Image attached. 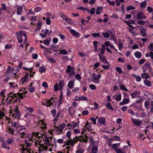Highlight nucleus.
<instances>
[{
	"label": "nucleus",
	"mask_w": 153,
	"mask_h": 153,
	"mask_svg": "<svg viewBox=\"0 0 153 153\" xmlns=\"http://www.w3.org/2000/svg\"><path fill=\"white\" fill-rule=\"evenodd\" d=\"M131 119L133 124L136 126H139L142 123V120H139L137 119H134L132 117Z\"/></svg>",
	"instance_id": "nucleus-3"
},
{
	"label": "nucleus",
	"mask_w": 153,
	"mask_h": 153,
	"mask_svg": "<svg viewBox=\"0 0 153 153\" xmlns=\"http://www.w3.org/2000/svg\"><path fill=\"white\" fill-rule=\"evenodd\" d=\"M60 53L64 55H66L68 53L64 49L61 50L60 51Z\"/></svg>",
	"instance_id": "nucleus-54"
},
{
	"label": "nucleus",
	"mask_w": 153,
	"mask_h": 153,
	"mask_svg": "<svg viewBox=\"0 0 153 153\" xmlns=\"http://www.w3.org/2000/svg\"><path fill=\"white\" fill-rule=\"evenodd\" d=\"M146 1H143L141 2L140 4V6L141 7H146Z\"/></svg>",
	"instance_id": "nucleus-35"
},
{
	"label": "nucleus",
	"mask_w": 153,
	"mask_h": 153,
	"mask_svg": "<svg viewBox=\"0 0 153 153\" xmlns=\"http://www.w3.org/2000/svg\"><path fill=\"white\" fill-rule=\"evenodd\" d=\"M64 81L63 80L59 81V87H58V84L57 83H56L54 85V90L55 91H56L58 89L60 90L63 89V87L64 85Z\"/></svg>",
	"instance_id": "nucleus-1"
},
{
	"label": "nucleus",
	"mask_w": 153,
	"mask_h": 153,
	"mask_svg": "<svg viewBox=\"0 0 153 153\" xmlns=\"http://www.w3.org/2000/svg\"><path fill=\"white\" fill-rule=\"evenodd\" d=\"M16 7L17 8V14L18 15L20 14L23 11V7L21 6L18 7V5L16 6Z\"/></svg>",
	"instance_id": "nucleus-13"
},
{
	"label": "nucleus",
	"mask_w": 153,
	"mask_h": 153,
	"mask_svg": "<svg viewBox=\"0 0 153 153\" xmlns=\"http://www.w3.org/2000/svg\"><path fill=\"white\" fill-rule=\"evenodd\" d=\"M51 112L52 114L53 115V117H54L56 114V111L55 109H53L51 111Z\"/></svg>",
	"instance_id": "nucleus-59"
},
{
	"label": "nucleus",
	"mask_w": 153,
	"mask_h": 153,
	"mask_svg": "<svg viewBox=\"0 0 153 153\" xmlns=\"http://www.w3.org/2000/svg\"><path fill=\"white\" fill-rule=\"evenodd\" d=\"M60 112L59 111H58L54 119L53 120V122H54V121H57L58 120V118L59 116H60Z\"/></svg>",
	"instance_id": "nucleus-25"
},
{
	"label": "nucleus",
	"mask_w": 153,
	"mask_h": 153,
	"mask_svg": "<svg viewBox=\"0 0 153 153\" xmlns=\"http://www.w3.org/2000/svg\"><path fill=\"white\" fill-rule=\"evenodd\" d=\"M65 126V123L62 124L60 126V128L59 126H54V127H55L56 129V132L59 133L64 128Z\"/></svg>",
	"instance_id": "nucleus-6"
},
{
	"label": "nucleus",
	"mask_w": 153,
	"mask_h": 153,
	"mask_svg": "<svg viewBox=\"0 0 153 153\" xmlns=\"http://www.w3.org/2000/svg\"><path fill=\"white\" fill-rule=\"evenodd\" d=\"M144 82L145 85L147 86H150L152 85V84L150 81L148 80L147 79H145L144 80Z\"/></svg>",
	"instance_id": "nucleus-19"
},
{
	"label": "nucleus",
	"mask_w": 153,
	"mask_h": 153,
	"mask_svg": "<svg viewBox=\"0 0 153 153\" xmlns=\"http://www.w3.org/2000/svg\"><path fill=\"white\" fill-rule=\"evenodd\" d=\"M145 21L140 20L138 22V24L139 25H145Z\"/></svg>",
	"instance_id": "nucleus-51"
},
{
	"label": "nucleus",
	"mask_w": 153,
	"mask_h": 153,
	"mask_svg": "<svg viewBox=\"0 0 153 153\" xmlns=\"http://www.w3.org/2000/svg\"><path fill=\"white\" fill-rule=\"evenodd\" d=\"M109 31L111 34V38L113 40H114H114L116 41V39L115 37L114 36L112 32L110 30H109Z\"/></svg>",
	"instance_id": "nucleus-56"
},
{
	"label": "nucleus",
	"mask_w": 153,
	"mask_h": 153,
	"mask_svg": "<svg viewBox=\"0 0 153 153\" xmlns=\"http://www.w3.org/2000/svg\"><path fill=\"white\" fill-rule=\"evenodd\" d=\"M46 69V67L45 66H40L39 68V71L40 73H43L45 71Z\"/></svg>",
	"instance_id": "nucleus-17"
},
{
	"label": "nucleus",
	"mask_w": 153,
	"mask_h": 153,
	"mask_svg": "<svg viewBox=\"0 0 153 153\" xmlns=\"http://www.w3.org/2000/svg\"><path fill=\"white\" fill-rule=\"evenodd\" d=\"M98 56L101 61L103 62L104 64H105L107 63L108 64H109V62H108L106 59L105 57L103 55L101 54L100 53H99L98 54Z\"/></svg>",
	"instance_id": "nucleus-4"
},
{
	"label": "nucleus",
	"mask_w": 153,
	"mask_h": 153,
	"mask_svg": "<svg viewBox=\"0 0 153 153\" xmlns=\"http://www.w3.org/2000/svg\"><path fill=\"white\" fill-rule=\"evenodd\" d=\"M42 86L45 87V88H47L48 87V85L47 83L45 82H44L42 84Z\"/></svg>",
	"instance_id": "nucleus-63"
},
{
	"label": "nucleus",
	"mask_w": 153,
	"mask_h": 153,
	"mask_svg": "<svg viewBox=\"0 0 153 153\" xmlns=\"http://www.w3.org/2000/svg\"><path fill=\"white\" fill-rule=\"evenodd\" d=\"M73 106H71V107H69L68 108V112L69 114L71 116H72L73 114L72 113L71 110L73 108Z\"/></svg>",
	"instance_id": "nucleus-45"
},
{
	"label": "nucleus",
	"mask_w": 153,
	"mask_h": 153,
	"mask_svg": "<svg viewBox=\"0 0 153 153\" xmlns=\"http://www.w3.org/2000/svg\"><path fill=\"white\" fill-rule=\"evenodd\" d=\"M43 42L46 45H49L50 42V40H47V39H46L43 41Z\"/></svg>",
	"instance_id": "nucleus-28"
},
{
	"label": "nucleus",
	"mask_w": 153,
	"mask_h": 153,
	"mask_svg": "<svg viewBox=\"0 0 153 153\" xmlns=\"http://www.w3.org/2000/svg\"><path fill=\"white\" fill-rule=\"evenodd\" d=\"M46 22L48 25H50L51 24V19L49 17H47L46 19Z\"/></svg>",
	"instance_id": "nucleus-43"
},
{
	"label": "nucleus",
	"mask_w": 153,
	"mask_h": 153,
	"mask_svg": "<svg viewBox=\"0 0 153 153\" xmlns=\"http://www.w3.org/2000/svg\"><path fill=\"white\" fill-rule=\"evenodd\" d=\"M118 144H114L112 145V148L113 149L115 150L117 149Z\"/></svg>",
	"instance_id": "nucleus-50"
},
{
	"label": "nucleus",
	"mask_w": 153,
	"mask_h": 153,
	"mask_svg": "<svg viewBox=\"0 0 153 153\" xmlns=\"http://www.w3.org/2000/svg\"><path fill=\"white\" fill-rule=\"evenodd\" d=\"M79 121L77 122L74 123L72 124L69 123L68 125V128L69 129H74L79 124Z\"/></svg>",
	"instance_id": "nucleus-5"
},
{
	"label": "nucleus",
	"mask_w": 153,
	"mask_h": 153,
	"mask_svg": "<svg viewBox=\"0 0 153 153\" xmlns=\"http://www.w3.org/2000/svg\"><path fill=\"white\" fill-rule=\"evenodd\" d=\"M98 121L99 123L101 124H104L106 122L105 119L103 117L99 118L98 119Z\"/></svg>",
	"instance_id": "nucleus-15"
},
{
	"label": "nucleus",
	"mask_w": 153,
	"mask_h": 153,
	"mask_svg": "<svg viewBox=\"0 0 153 153\" xmlns=\"http://www.w3.org/2000/svg\"><path fill=\"white\" fill-rule=\"evenodd\" d=\"M19 33L22 36H26V34L25 33V32L24 31L20 30L19 32Z\"/></svg>",
	"instance_id": "nucleus-46"
},
{
	"label": "nucleus",
	"mask_w": 153,
	"mask_h": 153,
	"mask_svg": "<svg viewBox=\"0 0 153 153\" xmlns=\"http://www.w3.org/2000/svg\"><path fill=\"white\" fill-rule=\"evenodd\" d=\"M141 76L143 78H148L149 77V76L146 73H143L141 74Z\"/></svg>",
	"instance_id": "nucleus-27"
},
{
	"label": "nucleus",
	"mask_w": 153,
	"mask_h": 153,
	"mask_svg": "<svg viewBox=\"0 0 153 153\" xmlns=\"http://www.w3.org/2000/svg\"><path fill=\"white\" fill-rule=\"evenodd\" d=\"M91 36L94 38L98 37L100 36V34L99 33H92Z\"/></svg>",
	"instance_id": "nucleus-31"
},
{
	"label": "nucleus",
	"mask_w": 153,
	"mask_h": 153,
	"mask_svg": "<svg viewBox=\"0 0 153 153\" xmlns=\"http://www.w3.org/2000/svg\"><path fill=\"white\" fill-rule=\"evenodd\" d=\"M84 152V150L82 149H79L76 152V153H83Z\"/></svg>",
	"instance_id": "nucleus-64"
},
{
	"label": "nucleus",
	"mask_w": 153,
	"mask_h": 153,
	"mask_svg": "<svg viewBox=\"0 0 153 153\" xmlns=\"http://www.w3.org/2000/svg\"><path fill=\"white\" fill-rule=\"evenodd\" d=\"M71 136V132L70 131H68L66 134V136L68 138H70Z\"/></svg>",
	"instance_id": "nucleus-48"
},
{
	"label": "nucleus",
	"mask_w": 153,
	"mask_h": 153,
	"mask_svg": "<svg viewBox=\"0 0 153 153\" xmlns=\"http://www.w3.org/2000/svg\"><path fill=\"white\" fill-rule=\"evenodd\" d=\"M14 111L16 117L18 119L20 118V112L17 107L15 109Z\"/></svg>",
	"instance_id": "nucleus-10"
},
{
	"label": "nucleus",
	"mask_w": 153,
	"mask_h": 153,
	"mask_svg": "<svg viewBox=\"0 0 153 153\" xmlns=\"http://www.w3.org/2000/svg\"><path fill=\"white\" fill-rule=\"evenodd\" d=\"M23 68L25 70H26L27 71H29L30 72L32 71L33 70V68H26V67H23Z\"/></svg>",
	"instance_id": "nucleus-52"
},
{
	"label": "nucleus",
	"mask_w": 153,
	"mask_h": 153,
	"mask_svg": "<svg viewBox=\"0 0 153 153\" xmlns=\"http://www.w3.org/2000/svg\"><path fill=\"white\" fill-rule=\"evenodd\" d=\"M149 102L147 101H145L144 104V105L145 106V107L146 108V109H149Z\"/></svg>",
	"instance_id": "nucleus-37"
},
{
	"label": "nucleus",
	"mask_w": 153,
	"mask_h": 153,
	"mask_svg": "<svg viewBox=\"0 0 153 153\" xmlns=\"http://www.w3.org/2000/svg\"><path fill=\"white\" fill-rule=\"evenodd\" d=\"M88 114V110L83 111L82 113V115L83 116L87 115Z\"/></svg>",
	"instance_id": "nucleus-62"
},
{
	"label": "nucleus",
	"mask_w": 153,
	"mask_h": 153,
	"mask_svg": "<svg viewBox=\"0 0 153 153\" xmlns=\"http://www.w3.org/2000/svg\"><path fill=\"white\" fill-rule=\"evenodd\" d=\"M116 71L119 74H121L122 73V70L121 68L117 67L116 68Z\"/></svg>",
	"instance_id": "nucleus-41"
},
{
	"label": "nucleus",
	"mask_w": 153,
	"mask_h": 153,
	"mask_svg": "<svg viewBox=\"0 0 153 153\" xmlns=\"http://www.w3.org/2000/svg\"><path fill=\"white\" fill-rule=\"evenodd\" d=\"M102 34L105 38H107L109 37V34L108 32L102 33Z\"/></svg>",
	"instance_id": "nucleus-33"
},
{
	"label": "nucleus",
	"mask_w": 153,
	"mask_h": 153,
	"mask_svg": "<svg viewBox=\"0 0 153 153\" xmlns=\"http://www.w3.org/2000/svg\"><path fill=\"white\" fill-rule=\"evenodd\" d=\"M70 32L73 36H75L77 38H79L80 36L79 33L75 30L71 29L70 30Z\"/></svg>",
	"instance_id": "nucleus-8"
},
{
	"label": "nucleus",
	"mask_w": 153,
	"mask_h": 153,
	"mask_svg": "<svg viewBox=\"0 0 153 153\" xmlns=\"http://www.w3.org/2000/svg\"><path fill=\"white\" fill-rule=\"evenodd\" d=\"M74 68L72 67H71L70 65H68L67 67V69L66 71V72L68 73H69L71 71H74Z\"/></svg>",
	"instance_id": "nucleus-21"
},
{
	"label": "nucleus",
	"mask_w": 153,
	"mask_h": 153,
	"mask_svg": "<svg viewBox=\"0 0 153 153\" xmlns=\"http://www.w3.org/2000/svg\"><path fill=\"white\" fill-rule=\"evenodd\" d=\"M135 9V7L132 6H129L127 7L126 10L129 11L131 10H134Z\"/></svg>",
	"instance_id": "nucleus-40"
},
{
	"label": "nucleus",
	"mask_w": 153,
	"mask_h": 153,
	"mask_svg": "<svg viewBox=\"0 0 153 153\" xmlns=\"http://www.w3.org/2000/svg\"><path fill=\"white\" fill-rule=\"evenodd\" d=\"M140 35L143 37H146L147 34L146 33V30L145 28H143L140 29Z\"/></svg>",
	"instance_id": "nucleus-9"
},
{
	"label": "nucleus",
	"mask_w": 153,
	"mask_h": 153,
	"mask_svg": "<svg viewBox=\"0 0 153 153\" xmlns=\"http://www.w3.org/2000/svg\"><path fill=\"white\" fill-rule=\"evenodd\" d=\"M12 124V126H13L16 128V129H17L18 128V125L17 123L16 122H12L11 123Z\"/></svg>",
	"instance_id": "nucleus-39"
},
{
	"label": "nucleus",
	"mask_w": 153,
	"mask_h": 153,
	"mask_svg": "<svg viewBox=\"0 0 153 153\" xmlns=\"http://www.w3.org/2000/svg\"><path fill=\"white\" fill-rule=\"evenodd\" d=\"M134 55L136 58H139L141 57V53L138 51H136L134 53Z\"/></svg>",
	"instance_id": "nucleus-22"
},
{
	"label": "nucleus",
	"mask_w": 153,
	"mask_h": 153,
	"mask_svg": "<svg viewBox=\"0 0 153 153\" xmlns=\"http://www.w3.org/2000/svg\"><path fill=\"white\" fill-rule=\"evenodd\" d=\"M147 10L149 13H151L153 11L152 8L150 7H147Z\"/></svg>",
	"instance_id": "nucleus-53"
},
{
	"label": "nucleus",
	"mask_w": 153,
	"mask_h": 153,
	"mask_svg": "<svg viewBox=\"0 0 153 153\" xmlns=\"http://www.w3.org/2000/svg\"><path fill=\"white\" fill-rule=\"evenodd\" d=\"M123 151H125L124 149L119 148L117 149L116 151L117 153H125Z\"/></svg>",
	"instance_id": "nucleus-30"
},
{
	"label": "nucleus",
	"mask_w": 153,
	"mask_h": 153,
	"mask_svg": "<svg viewBox=\"0 0 153 153\" xmlns=\"http://www.w3.org/2000/svg\"><path fill=\"white\" fill-rule=\"evenodd\" d=\"M74 82L73 81H70L68 82V88L71 89L74 87Z\"/></svg>",
	"instance_id": "nucleus-16"
},
{
	"label": "nucleus",
	"mask_w": 153,
	"mask_h": 153,
	"mask_svg": "<svg viewBox=\"0 0 153 153\" xmlns=\"http://www.w3.org/2000/svg\"><path fill=\"white\" fill-rule=\"evenodd\" d=\"M34 10L36 12H40L42 10V8L39 7H37L34 8Z\"/></svg>",
	"instance_id": "nucleus-34"
},
{
	"label": "nucleus",
	"mask_w": 153,
	"mask_h": 153,
	"mask_svg": "<svg viewBox=\"0 0 153 153\" xmlns=\"http://www.w3.org/2000/svg\"><path fill=\"white\" fill-rule=\"evenodd\" d=\"M98 147L95 146H93L91 150L92 153H97L98 151Z\"/></svg>",
	"instance_id": "nucleus-20"
},
{
	"label": "nucleus",
	"mask_w": 153,
	"mask_h": 153,
	"mask_svg": "<svg viewBox=\"0 0 153 153\" xmlns=\"http://www.w3.org/2000/svg\"><path fill=\"white\" fill-rule=\"evenodd\" d=\"M90 142L92 144L94 145L95 144V141L94 140L92 137H90L89 138Z\"/></svg>",
	"instance_id": "nucleus-49"
},
{
	"label": "nucleus",
	"mask_w": 153,
	"mask_h": 153,
	"mask_svg": "<svg viewBox=\"0 0 153 153\" xmlns=\"http://www.w3.org/2000/svg\"><path fill=\"white\" fill-rule=\"evenodd\" d=\"M121 100V95L120 94H118L116 96V100L117 101H120Z\"/></svg>",
	"instance_id": "nucleus-36"
},
{
	"label": "nucleus",
	"mask_w": 153,
	"mask_h": 153,
	"mask_svg": "<svg viewBox=\"0 0 153 153\" xmlns=\"http://www.w3.org/2000/svg\"><path fill=\"white\" fill-rule=\"evenodd\" d=\"M137 18L138 19H145L146 16L144 13L141 12H139L137 14Z\"/></svg>",
	"instance_id": "nucleus-7"
},
{
	"label": "nucleus",
	"mask_w": 153,
	"mask_h": 153,
	"mask_svg": "<svg viewBox=\"0 0 153 153\" xmlns=\"http://www.w3.org/2000/svg\"><path fill=\"white\" fill-rule=\"evenodd\" d=\"M95 9L94 7L92 8L91 10L90 11V13L91 15L94 14L95 13Z\"/></svg>",
	"instance_id": "nucleus-61"
},
{
	"label": "nucleus",
	"mask_w": 153,
	"mask_h": 153,
	"mask_svg": "<svg viewBox=\"0 0 153 153\" xmlns=\"http://www.w3.org/2000/svg\"><path fill=\"white\" fill-rule=\"evenodd\" d=\"M148 48L151 51H153V43H150L148 46Z\"/></svg>",
	"instance_id": "nucleus-47"
},
{
	"label": "nucleus",
	"mask_w": 153,
	"mask_h": 153,
	"mask_svg": "<svg viewBox=\"0 0 153 153\" xmlns=\"http://www.w3.org/2000/svg\"><path fill=\"white\" fill-rule=\"evenodd\" d=\"M128 113L130 114H131L132 116H133L134 114V112L131 109L128 110Z\"/></svg>",
	"instance_id": "nucleus-57"
},
{
	"label": "nucleus",
	"mask_w": 153,
	"mask_h": 153,
	"mask_svg": "<svg viewBox=\"0 0 153 153\" xmlns=\"http://www.w3.org/2000/svg\"><path fill=\"white\" fill-rule=\"evenodd\" d=\"M133 76H134L135 78L136 79V80L138 82H139L141 79V77L139 76H136L135 74H133Z\"/></svg>",
	"instance_id": "nucleus-29"
},
{
	"label": "nucleus",
	"mask_w": 153,
	"mask_h": 153,
	"mask_svg": "<svg viewBox=\"0 0 153 153\" xmlns=\"http://www.w3.org/2000/svg\"><path fill=\"white\" fill-rule=\"evenodd\" d=\"M7 129L10 131L9 133L11 134H13L14 132V128H11V127L9 126H7Z\"/></svg>",
	"instance_id": "nucleus-23"
},
{
	"label": "nucleus",
	"mask_w": 153,
	"mask_h": 153,
	"mask_svg": "<svg viewBox=\"0 0 153 153\" xmlns=\"http://www.w3.org/2000/svg\"><path fill=\"white\" fill-rule=\"evenodd\" d=\"M68 142H69V145H71L72 146H73L74 145V143H74V141L72 139H71L70 140H68Z\"/></svg>",
	"instance_id": "nucleus-42"
},
{
	"label": "nucleus",
	"mask_w": 153,
	"mask_h": 153,
	"mask_svg": "<svg viewBox=\"0 0 153 153\" xmlns=\"http://www.w3.org/2000/svg\"><path fill=\"white\" fill-rule=\"evenodd\" d=\"M120 88L121 90L125 91H128V89L124 85H120Z\"/></svg>",
	"instance_id": "nucleus-32"
},
{
	"label": "nucleus",
	"mask_w": 153,
	"mask_h": 153,
	"mask_svg": "<svg viewBox=\"0 0 153 153\" xmlns=\"http://www.w3.org/2000/svg\"><path fill=\"white\" fill-rule=\"evenodd\" d=\"M103 10V7H102L97 6L96 10V13L97 15H99L100 13L102 12Z\"/></svg>",
	"instance_id": "nucleus-14"
},
{
	"label": "nucleus",
	"mask_w": 153,
	"mask_h": 153,
	"mask_svg": "<svg viewBox=\"0 0 153 153\" xmlns=\"http://www.w3.org/2000/svg\"><path fill=\"white\" fill-rule=\"evenodd\" d=\"M17 68H13L12 69L11 72L13 73L14 74H16L17 72Z\"/></svg>",
	"instance_id": "nucleus-44"
},
{
	"label": "nucleus",
	"mask_w": 153,
	"mask_h": 153,
	"mask_svg": "<svg viewBox=\"0 0 153 153\" xmlns=\"http://www.w3.org/2000/svg\"><path fill=\"white\" fill-rule=\"evenodd\" d=\"M139 92L137 91H135L130 94L132 98H135L138 97V94L139 93Z\"/></svg>",
	"instance_id": "nucleus-12"
},
{
	"label": "nucleus",
	"mask_w": 153,
	"mask_h": 153,
	"mask_svg": "<svg viewBox=\"0 0 153 153\" xmlns=\"http://www.w3.org/2000/svg\"><path fill=\"white\" fill-rule=\"evenodd\" d=\"M42 22L41 20L39 21L38 22L37 26L38 27L37 28V30H39L41 28V26L42 25Z\"/></svg>",
	"instance_id": "nucleus-24"
},
{
	"label": "nucleus",
	"mask_w": 153,
	"mask_h": 153,
	"mask_svg": "<svg viewBox=\"0 0 153 153\" xmlns=\"http://www.w3.org/2000/svg\"><path fill=\"white\" fill-rule=\"evenodd\" d=\"M87 100V98L84 96L79 97L78 98H75V100L76 101H78L80 100Z\"/></svg>",
	"instance_id": "nucleus-18"
},
{
	"label": "nucleus",
	"mask_w": 153,
	"mask_h": 153,
	"mask_svg": "<svg viewBox=\"0 0 153 153\" xmlns=\"http://www.w3.org/2000/svg\"><path fill=\"white\" fill-rule=\"evenodd\" d=\"M106 105L109 109H110V110H114V109L112 107L111 104L110 103H107L106 104Z\"/></svg>",
	"instance_id": "nucleus-26"
},
{
	"label": "nucleus",
	"mask_w": 153,
	"mask_h": 153,
	"mask_svg": "<svg viewBox=\"0 0 153 153\" xmlns=\"http://www.w3.org/2000/svg\"><path fill=\"white\" fill-rule=\"evenodd\" d=\"M32 56L33 59H36L37 58L38 55L36 53H34L32 54Z\"/></svg>",
	"instance_id": "nucleus-60"
},
{
	"label": "nucleus",
	"mask_w": 153,
	"mask_h": 153,
	"mask_svg": "<svg viewBox=\"0 0 153 153\" xmlns=\"http://www.w3.org/2000/svg\"><path fill=\"white\" fill-rule=\"evenodd\" d=\"M92 76V81L95 83H98L99 81L98 80L101 77V75L99 74L96 76L95 73H93Z\"/></svg>",
	"instance_id": "nucleus-2"
},
{
	"label": "nucleus",
	"mask_w": 153,
	"mask_h": 153,
	"mask_svg": "<svg viewBox=\"0 0 153 153\" xmlns=\"http://www.w3.org/2000/svg\"><path fill=\"white\" fill-rule=\"evenodd\" d=\"M25 110L27 111L32 112L33 111V109L32 108L27 107L26 109Z\"/></svg>",
	"instance_id": "nucleus-38"
},
{
	"label": "nucleus",
	"mask_w": 153,
	"mask_h": 153,
	"mask_svg": "<svg viewBox=\"0 0 153 153\" xmlns=\"http://www.w3.org/2000/svg\"><path fill=\"white\" fill-rule=\"evenodd\" d=\"M20 82L22 83H24L25 82H27L28 81L26 79L23 77L21 79Z\"/></svg>",
	"instance_id": "nucleus-58"
},
{
	"label": "nucleus",
	"mask_w": 153,
	"mask_h": 153,
	"mask_svg": "<svg viewBox=\"0 0 153 153\" xmlns=\"http://www.w3.org/2000/svg\"><path fill=\"white\" fill-rule=\"evenodd\" d=\"M129 102V99L127 98L124 99L123 101L120 103L119 105H123L128 103Z\"/></svg>",
	"instance_id": "nucleus-11"
},
{
	"label": "nucleus",
	"mask_w": 153,
	"mask_h": 153,
	"mask_svg": "<svg viewBox=\"0 0 153 153\" xmlns=\"http://www.w3.org/2000/svg\"><path fill=\"white\" fill-rule=\"evenodd\" d=\"M90 88L92 90H95L96 89V86L94 85H89Z\"/></svg>",
	"instance_id": "nucleus-55"
}]
</instances>
